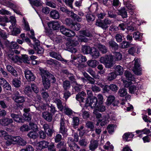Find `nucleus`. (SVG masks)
<instances>
[{
	"mask_svg": "<svg viewBox=\"0 0 151 151\" xmlns=\"http://www.w3.org/2000/svg\"><path fill=\"white\" fill-rule=\"evenodd\" d=\"M96 46L99 49L101 52L102 53H106L108 51L107 48L104 45L99 43L96 44Z\"/></svg>",
	"mask_w": 151,
	"mask_h": 151,
	"instance_id": "nucleus-24",
	"label": "nucleus"
},
{
	"mask_svg": "<svg viewBox=\"0 0 151 151\" xmlns=\"http://www.w3.org/2000/svg\"><path fill=\"white\" fill-rule=\"evenodd\" d=\"M81 25L80 24L77 22L73 23L72 25L71 28L73 30L78 31L80 29Z\"/></svg>",
	"mask_w": 151,
	"mask_h": 151,
	"instance_id": "nucleus-46",
	"label": "nucleus"
},
{
	"mask_svg": "<svg viewBox=\"0 0 151 151\" xmlns=\"http://www.w3.org/2000/svg\"><path fill=\"white\" fill-rule=\"evenodd\" d=\"M12 99L17 103H22L25 101V98L23 96H14Z\"/></svg>",
	"mask_w": 151,
	"mask_h": 151,
	"instance_id": "nucleus-16",
	"label": "nucleus"
},
{
	"mask_svg": "<svg viewBox=\"0 0 151 151\" xmlns=\"http://www.w3.org/2000/svg\"><path fill=\"white\" fill-rule=\"evenodd\" d=\"M69 16L73 19L75 21L77 22H80L82 20V19L81 17H79L78 15L75 14L72 11L70 12Z\"/></svg>",
	"mask_w": 151,
	"mask_h": 151,
	"instance_id": "nucleus-32",
	"label": "nucleus"
},
{
	"mask_svg": "<svg viewBox=\"0 0 151 151\" xmlns=\"http://www.w3.org/2000/svg\"><path fill=\"white\" fill-rule=\"evenodd\" d=\"M2 3L4 5L12 9L15 8L16 7V6L15 4H14L8 0H3Z\"/></svg>",
	"mask_w": 151,
	"mask_h": 151,
	"instance_id": "nucleus-27",
	"label": "nucleus"
},
{
	"mask_svg": "<svg viewBox=\"0 0 151 151\" xmlns=\"http://www.w3.org/2000/svg\"><path fill=\"white\" fill-rule=\"evenodd\" d=\"M97 102L98 100L97 98L94 96L90 99L89 105L91 108H93L96 106Z\"/></svg>",
	"mask_w": 151,
	"mask_h": 151,
	"instance_id": "nucleus-26",
	"label": "nucleus"
},
{
	"mask_svg": "<svg viewBox=\"0 0 151 151\" xmlns=\"http://www.w3.org/2000/svg\"><path fill=\"white\" fill-rule=\"evenodd\" d=\"M49 143L47 142L42 141L40 142L38 145V148L39 149H42L43 148H46L48 147Z\"/></svg>",
	"mask_w": 151,
	"mask_h": 151,
	"instance_id": "nucleus-31",
	"label": "nucleus"
},
{
	"mask_svg": "<svg viewBox=\"0 0 151 151\" xmlns=\"http://www.w3.org/2000/svg\"><path fill=\"white\" fill-rule=\"evenodd\" d=\"M46 63L48 65H57L59 63L58 62L55 60H53L52 59L49 60H47L46 61Z\"/></svg>",
	"mask_w": 151,
	"mask_h": 151,
	"instance_id": "nucleus-52",
	"label": "nucleus"
},
{
	"mask_svg": "<svg viewBox=\"0 0 151 151\" xmlns=\"http://www.w3.org/2000/svg\"><path fill=\"white\" fill-rule=\"evenodd\" d=\"M48 110L50 111V113L52 115L54 114L57 111L55 107L52 105H51L50 106H49Z\"/></svg>",
	"mask_w": 151,
	"mask_h": 151,
	"instance_id": "nucleus-55",
	"label": "nucleus"
},
{
	"mask_svg": "<svg viewBox=\"0 0 151 151\" xmlns=\"http://www.w3.org/2000/svg\"><path fill=\"white\" fill-rule=\"evenodd\" d=\"M50 56L52 58L62 61L63 63H66L67 60L63 59L59 52L51 51L49 52Z\"/></svg>",
	"mask_w": 151,
	"mask_h": 151,
	"instance_id": "nucleus-9",
	"label": "nucleus"
},
{
	"mask_svg": "<svg viewBox=\"0 0 151 151\" xmlns=\"http://www.w3.org/2000/svg\"><path fill=\"white\" fill-rule=\"evenodd\" d=\"M0 85L2 86L4 88L7 90L11 89V86L8 83L4 78H0Z\"/></svg>",
	"mask_w": 151,
	"mask_h": 151,
	"instance_id": "nucleus-13",
	"label": "nucleus"
},
{
	"mask_svg": "<svg viewBox=\"0 0 151 151\" xmlns=\"http://www.w3.org/2000/svg\"><path fill=\"white\" fill-rule=\"evenodd\" d=\"M40 70L44 86L45 89H48L50 86V82L54 83L55 81V78L53 75L46 70L42 69H40Z\"/></svg>",
	"mask_w": 151,
	"mask_h": 151,
	"instance_id": "nucleus-2",
	"label": "nucleus"
},
{
	"mask_svg": "<svg viewBox=\"0 0 151 151\" xmlns=\"http://www.w3.org/2000/svg\"><path fill=\"white\" fill-rule=\"evenodd\" d=\"M78 43L77 40L70 39L67 40L65 45L69 51L75 53L76 52L77 50L74 47L76 46Z\"/></svg>",
	"mask_w": 151,
	"mask_h": 151,
	"instance_id": "nucleus-6",
	"label": "nucleus"
},
{
	"mask_svg": "<svg viewBox=\"0 0 151 151\" xmlns=\"http://www.w3.org/2000/svg\"><path fill=\"white\" fill-rule=\"evenodd\" d=\"M37 133L35 131H30L27 134V136L30 138L36 139L37 137Z\"/></svg>",
	"mask_w": 151,
	"mask_h": 151,
	"instance_id": "nucleus-50",
	"label": "nucleus"
},
{
	"mask_svg": "<svg viewBox=\"0 0 151 151\" xmlns=\"http://www.w3.org/2000/svg\"><path fill=\"white\" fill-rule=\"evenodd\" d=\"M6 68L8 71L13 76L15 77H17L18 76V73L17 71L12 66L9 65L6 66Z\"/></svg>",
	"mask_w": 151,
	"mask_h": 151,
	"instance_id": "nucleus-25",
	"label": "nucleus"
},
{
	"mask_svg": "<svg viewBox=\"0 0 151 151\" xmlns=\"http://www.w3.org/2000/svg\"><path fill=\"white\" fill-rule=\"evenodd\" d=\"M130 42H129L123 41L121 44V46L122 48H126L130 46Z\"/></svg>",
	"mask_w": 151,
	"mask_h": 151,
	"instance_id": "nucleus-57",
	"label": "nucleus"
},
{
	"mask_svg": "<svg viewBox=\"0 0 151 151\" xmlns=\"http://www.w3.org/2000/svg\"><path fill=\"white\" fill-rule=\"evenodd\" d=\"M109 47L110 49L114 50H117L118 49V45L113 40H111L109 41L108 42Z\"/></svg>",
	"mask_w": 151,
	"mask_h": 151,
	"instance_id": "nucleus-18",
	"label": "nucleus"
},
{
	"mask_svg": "<svg viewBox=\"0 0 151 151\" xmlns=\"http://www.w3.org/2000/svg\"><path fill=\"white\" fill-rule=\"evenodd\" d=\"M106 14L105 13H100L97 14L99 19L96 21V25L102 28L103 30H106L111 23V21L108 18H105L103 20L102 19L106 16Z\"/></svg>",
	"mask_w": 151,
	"mask_h": 151,
	"instance_id": "nucleus-3",
	"label": "nucleus"
},
{
	"mask_svg": "<svg viewBox=\"0 0 151 151\" xmlns=\"http://www.w3.org/2000/svg\"><path fill=\"white\" fill-rule=\"evenodd\" d=\"M10 116L16 122L19 123H22L24 121V119L19 115L12 113L10 114Z\"/></svg>",
	"mask_w": 151,
	"mask_h": 151,
	"instance_id": "nucleus-14",
	"label": "nucleus"
},
{
	"mask_svg": "<svg viewBox=\"0 0 151 151\" xmlns=\"http://www.w3.org/2000/svg\"><path fill=\"white\" fill-rule=\"evenodd\" d=\"M115 73L117 75H122L123 73L124 69L120 65L114 66Z\"/></svg>",
	"mask_w": 151,
	"mask_h": 151,
	"instance_id": "nucleus-21",
	"label": "nucleus"
},
{
	"mask_svg": "<svg viewBox=\"0 0 151 151\" xmlns=\"http://www.w3.org/2000/svg\"><path fill=\"white\" fill-rule=\"evenodd\" d=\"M8 139L10 140L11 141L14 142L18 144L19 140L21 139V137L19 136L13 137L10 135L8 136Z\"/></svg>",
	"mask_w": 151,
	"mask_h": 151,
	"instance_id": "nucleus-36",
	"label": "nucleus"
},
{
	"mask_svg": "<svg viewBox=\"0 0 151 151\" xmlns=\"http://www.w3.org/2000/svg\"><path fill=\"white\" fill-rule=\"evenodd\" d=\"M127 90L124 88L120 89L118 91V94L121 97H123L127 94Z\"/></svg>",
	"mask_w": 151,
	"mask_h": 151,
	"instance_id": "nucleus-41",
	"label": "nucleus"
},
{
	"mask_svg": "<svg viewBox=\"0 0 151 151\" xmlns=\"http://www.w3.org/2000/svg\"><path fill=\"white\" fill-rule=\"evenodd\" d=\"M116 76L117 75L115 72H111L108 74L107 76V79L109 81L113 80L116 78Z\"/></svg>",
	"mask_w": 151,
	"mask_h": 151,
	"instance_id": "nucleus-47",
	"label": "nucleus"
},
{
	"mask_svg": "<svg viewBox=\"0 0 151 151\" xmlns=\"http://www.w3.org/2000/svg\"><path fill=\"white\" fill-rule=\"evenodd\" d=\"M108 87L110 89L113 91H116L118 89V87L115 84H111Z\"/></svg>",
	"mask_w": 151,
	"mask_h": 151,
	"instance_id": "nucleus-63",
	"label": "nucleus"
},
{
	"mask_svg": "<svg viewBox=\"0 0 151 151\" xmlns=\"http://www.w3.org/2000/svg\"><path fill=\"white\" fill-rule=\"evenodd\" d=\"M124 75L129 80L133 81L134 79L133 76L129 71H126L124 73Z\"/></svg>",
	"mask_w": 151,
	"mask_h": 151,
	"instance_id": "nucleus-38",
	"label": "nucleus"
},
{
	"mask_svg": "<svg viewBox=\"0 0 151 151\" xmlns=\"http://www.w3.org/2000/svg\"><path fill=\"white\" fill-rule=\"evenodd\" d=\"M50 17L52 18L57 19L60 17L59 12L55 9H52L50 12Z\"/></svg>",
	"mask_w": 151,
	"mask_h": 151,
	"instance_id": "nucleus-19",
	"label": "nucleus"
},
{
	"mask_svg": "<svg viewBox=\"0 0 151 151\" xmlns=\"http://www.w3.org/2000/svg\"><path fill=\"white\" fill-rule=\"evenodd\" d=\"M24 93L25 94L29 96H30L31 95L32 91L29 86H27L24 88Z\"/></svg>",
	"mask_w": 151,
	"mask_h": 151,
	"instance_id": "nucleus-45",
	"label": "nucleus"
},
{
	"mask_svg": "<svg viewBox=\"0 0 151 151\" xmlns=\"http://www.w3.org/2000/svg\"><path fill=\"white\" fill-rule=\"evenodd\" d=\"M95 110L99 111L102 112L106 110L105 106L102 104H98L96 107V108Z\"/></svg>",
	"mask_w": 151,
	"mask_h": 151,
	"instance_id": "nucleus-51",
	"label": "nucleus"
},
{
	"mask_svg": "<svg viewBox=\"0 0 151 151\" xmlns=\"http://www.w3.org/2000/svg\"><path fill=\"white\" fill-rule=\"evenodd\" d=\"M92 48L89 46H83L82 47V50L84 54H90L92 51Z\"/></svg>",
	"mask_w": 151,
	"mask_h": 151,
	"instance_id": "nucleus-29",
	"label": "nucleus"
},
{
	"mask_svg": "<svg viewBox=\"0 0 151 151\" xmlns=\"http://www.w3.org/2000/svg\"><path fill=\"white\" fill-rule=\"evenodd\" d=\"M117 13L118 15H121L123 18H126L127 16V11L124 7H123L120 9L118 10Z\"/></svg>",
	"mask_w": 151,
	"mask_h": 151,
	"instance_id": "nucleus-28",
	"label": "nucleus"
},
{
	"mask_svg": "<svg viewBox=\"0 0 151 151\" xmlns=\"http://www.w3.org/2000/svg\"><path fill=\"white\" fill-rule=\"evenodd\" d=\"M79 32L81 34L84 35L87 37H90L92 36L91 33L88 30L80 31Z\"/></svg>",
	"mask_w": 151,
	"mask_h": 151,
	"instance_id": "nucleus-48",
	"label": "nucleus"
},
{
	"mask_svg": "<svg viewBox=\"0 0 151 151\" xmlns=\"http://www.w3.org/2000/svg\"><path fill=\"white\" fill-rule=\"evenodd\" d=\"M139 62V59L135 58L133 61V63L134 62V66L133 67L132 71L135 74L137 75H139L141 74L142 69L140 67Z\"/></svg>",
	"mask_w": 151,
	"mask_h": 151,
	"instance_id": "nucleus-7",
	"label": "nucleus"
},
{
	"mask_svg": "<svg viewBox=\"0 0 151 151\" xmlns=\"http://www.w3.org/2000/svg\"><path fill=\"white\" fill-rule=\"evenodd\" d=\"M72 61L73 63L76 67L79 68H81L83 66V65L82 64V62H85L87 60L86 57L81 54L78 55L77 57H74Z\"/></svg>",
	"mask_w": 151,
	"mask_h": 151,
	"instance_id": "nucleus-4",
	"label": "nucleus"
},
{
	"mask_svg": "<svg viewBox=\"0 0 151 151\" xmlns=\"http://www.w3.org/2000/svg\"><path fill=\"white\" fill-rule=\"evenodd\" d=\"M46 5L53 8H56V4L55 3L51 1H47L45 3Z\"/></svg>",
	"mask_w": 151,
	"mask_h": 151,
	"instance_id": "nucleus-61",
	"label": "nucleus"
},
{
	"mask_svg": "<svg viewBox=\"0 0 151 151\" xmlns=\"http://www.w3.org/2000/svg\"><path fill=\"white\" fill-rule=\"evenodd\" d=\"M86 127L90 129L91 131H93L94 130V126L93 122L91 121L87 122L86 124Z\"/></svg>",
	"mask_w": 151,
	"mask_h": 151,
	"instance_id": "nucleus-42",
	"label": "nucleus"
},
{
	"mask_svg": "<svg viewBox=\"0 0 151 151\" xmlns=\"http://www.w3.org/2000/svg\"><path fill=\"white\" fill-rule=\"evenodd\" d=\"M8 46L9 52H14L16 54H19L20 53L19 51L17 50L19 47V46L17 42L14 41L11 42L9 43Z\"/></svg>",
	"mask_w": 151,
	"mask_h": 151,
	"instance_id": "nucleus-8",
	"label": "nucleus"
},
{
	"mask_svg": "<svg viewBox=\"0 0 151 151\" xmlns=\"http://www.w3.org/2000/svg\"><path fill=\"white\" fill-rule=\"evenodd\" d=\"M53 102L57 105V108L60 111H62L64 109V106L61 98L60 96L59 97H55L53 99Z\"/></svg>",
	"mask_w": 151,
	"mask_h": 151,
	"instance_id": "nucleus-10",
	"label": "nucleus"
},
{
	"mask_svg": "<svg viewBox=\"0 0 151 151\" xmlns=\"http://www.w3.org/2000/svg\"><path fill=\"white\" fill-rule=\"evenodd\" d=\"M133 37L136 40H139L141 41L142 38V36L139 32H134L133 34Z\"/></svg>",
	"mask_w": 151,
	"mask_h": 151,
	"instance_id": "nucleus-40",
	"label": "nucleus"
},
{
	"mask_svg": "<svg viewBox=\"0 0 151 151\" xmlns=\"http://www.w3.org/2000/svg\"><path fill=\"white\" fill-rule=\"evenodd\" d=\"M97 64V62L96 60H89L87 62L88 65L93 68L95 67Z\"/></svg>",
	"mask_w": 151,
	"mask_h": 151,
	"instance_id": "nucleus-44",
	"label": "nucleus"
},
{
	"mask_svg": "<svg viewBox=\"0 0 151 151\" xmlns=\"http://www.w3.org/2000/svg\"><path fill=\"white\" fill-rule=\"evenodd\" d=\"M115 97L114 96L110 95L109 96L107 99V105L111 104L114 101Z\"/></svg>",
	"mask_w": 151,
	"mask_h": 151,
	"instance_id": "nucleus-59",
	"label": "nucleus"
},
{
	"mask_svg": "<svg viewBox=\"0 0 151 151\" xmlns=\"http://www.w3.org/2000/svg\"><path fill=\"white\" fill-rule=\"evenodd\" d=\"M86 96V93L84 91L79 93L76 96V99L80 102H83L85 97Z\"/></svg>",
	"mask_w": 151,
	"mask_h": 151,
	"instance_id": "nucleus-20",
	"label": "nucleus"
},
{
	"mask_svg": "<svg viewBox=\"0 0 151 151\" xmlns=\"http://www.w3.org/2000/svg\"><path fill=\"white\" fill-rule=\"evenodd\" d=\"M73 23V21L70 18H66L65 21V23L66 25L70 28Z\"/></svg>",
	"mask_w": 151,
	"mask_h": 151,
	"instance_id": "nucleus-54",
	"label": "nucleus"
},
{
	"mask_svg": "<svg viewBox=\"0 0 151 151\" xmlns=\"http://www.w3.org/2000/svg\"><path fill=\"white\" fill-rule=\"evenodd\" d=\"M116 128V126L114 124H109L107 127V129L109 133L112 134L114 132V129Z\"/></svg>",
	"mask_w": 151,
	"mask_h": 151,
	"instance_id": "nucleus-39",
	"label": "nucleus"
},
{
	"mask_svg": "<svg viewBox=\"0 0 151 151\" xmlns=\"http://www.w3.org/2000/svg\"><path fill=\"white\" fill-rule=\"evenodd\" d=\"M86 18L88 22L93 21L95 19V16L92 14H87L86 16Z\"/></svg>",
	"mask_w": 151,
	"mask_h": 151,
	"instance_id": "nucleus-53",
	"label": "nucleus"
},
{
	"mask_svg": "<svg viewBox=\"0 0 151 151\" xmlns=\"http://www.w3.org/2000/svg\"><path fill=\"white\" fill-rule=\"evenodd\" d=\"M90 54L92 58L94 59L97 58L99 55V52L94 48H92V51Z\"/></svg>",
	"mask_w": 151,
	"mask_h": 151,
	"instance_id": "nucleus-30",
	"label": "nucleus"
},
{
	"mask_svg": "<svg viewBox=\"0 0 151 151\" xmlns=\"http://www.w3.org/2000/svg\"><path fill=\"white\" fill-rule=\"evenodd\" d=\"M12 82L14 86L17 88L19 87L21 84V81L17 78L14 79Z\"/></svg>",
	"mask_w": 151,
	"mask_h": 151,
	"instance_id": "nucleus-43",
	"label": "nucleus"
},
{
	"mask_svg": "<svg viewBox=\"0 0 151 151\" xmlns=\"http://www.w3.org/2000/svg\"><path fill=\"white\" fill-rule=\"evenodd\" d=\"M60 22L58 21H53L48 22V25L49 28L54 30H58L60 27L61 32L68 37H72L75 35V33L73 31L67 29L63 26L60 27Z\"/></svg>",
	"mask_w": 151,
	"mask_h": 151,
	"instance_id": "nucleus-1",
	"label": "nucleus"
},
{
	"mask_svg": "<svg viewBox=\"0 0 151 151\" xmlns=\"http://www.w3.org/2000/svg\"><path fill=\"white\" fill-rule=\"evenodd\" d=\"M63 87L64 90L69 89L70 87V84L68 80H65L63 82Z\"/></svg>",
	"mask_w": 151,
	"mask_h": 151,
	"instance_id": "nucleus-37",
	"label": "nucleus"
},
{
	"mask_svg": "<svg viewBox=\"0 0 151 151\" xmlns=\"http://www.w3.org/2000/svg\"><path fill=\"white\" fill-rule=\"evenodd\" d=\"M13 122L12 119L10 118H4L0 120V124L4 126H7Z\"/></svg>",
	"mask_w": 151,
	"mask_h": 151,
	"instance_id": "nucleus-22",
	"label": "nucleus"
},
{
	"mask_svg": "<svg viewBox=\"0 0 151 151\" xmlns=\"http://www.w3.org/2000/svg\"><path fill=\"white\" fill-rule=\"evenodd\" d=\"M42 117L45 120L48 122H51L52 119V115L48 111H44L42 112Z\"/></svg>",
	"mask_w": 151,
	"mask_h": 151,
	"instance_id": "nucleus-15",
	"label": "nucleus"
},
{
	"mask_svg": "<svg viewBox=\"0 0 151 151\" xmlns=\"http://www.w3.org/2000/svg\"><path fill=\"white\" fill-rule=\"evenodd\" d=\"M8 136L10 135H8L7 133L4 130L0 131V137H4L6 139H8Z\"/></svg>",
	"mask_w": 151,
	"mask_h": 151,
	"instance_id": "nucleus-56",
	"label": "nucleus"
},
{
	"mask_svg": "<svg viewBox=\"0 0 151 151\" xmlns=\"http://www.w3.org/2000/svg\"><path fill=\"white\" fill-rule=\"evenodd\" d=\"M98 146V143L97 140H92L89 145V149L91 151H93L96 149Z\"/></svg>",
	"mask_w": 151,
	"mask_h": 151,
	"instance_id": "nucleus-23",
	"label": "nucleus"
},
{
	"mask_svg": "<svg viewBox=\"0 0 151 151\" xmlns=\"http://www.w3.org/2000/svg\"><path fill=\"white\" fill-rule=\"evenodd\" d=\"M62 139L61 135L59 134H57L54 137L55 142L58 143L60 142Z\"/></svg>",
	"mask_w": 151,
	"mask_h": 151,
	"instance_id": "nucleus-62",
	"label": "nucleus"
},
{
	"mask_svg": "<svg viewBox=\"0 0 151 151\" xmlns=\"http://www.w3.org/2000/svg\"><path fill=\"white\" fill-rule=\"evenodd\" d=\"M71 93L68 91L67 90H64V93H63V98L67 100V99L70 96Z\"/></svg>",
	"mask_w": 151,
	"mask_h": 151,
	"instance_id": "nucleus-60",
	"label": "nucleus"
},
{
	"mask_svg": "<svg viewBox=\"0 0 151 151\" xmlns=\"http://www.w3.org/2000/svg\"><path fill=\"white\" fill-rule=\"evenodd\" d=\"M71 147V149L75 151H86L85 149L82 148L81 149L80 147L76 144H74Z\"/></svg>",
	"mask_w": 151,
	"mask_h": 151,
	"instance_id": "nucleus-49",
	"label": "nucleus"
},
{
	"mask_svg": "<svg viewBox=\"0 0 151 151\" xmlns=\"http://www.w3.org/2000/svg\"><path fill=\"white\" fill-rule=\"evenodd\" d=\"M14 52H9V51L7 55L8 57V59L12 60L14 63L17 62L18 61V56L17 55H14Z\"/></svg>",
	"mask_w": 151,
	"mask_h": 151,
	"instance_id": "nucleus-17",
	"label": "nucleus"
},
{
	"mask_svg": "<svg viewBox=\"0 0 151 151\" xmlns=\"http://www.w3.org/2000/svg\"><path fill=\"white\" fill-rule=\"evenodd\" d=\"M100 62L104 64L106 68H109L113 66V57L112 55H107L100 58Z\"/></svg>",
	"mask_w": 151,
	"mask_h": 151,
	"instance_id": "nucleus-5",
	"label": "nucleus"
},
{
	"mask_svg": "<svg viewBox=\"0 0 151 151\" xmlns=\"http://www.w3.org/2000/svg\"><path fill=\"white\" fill-rule=\"evenodd\" d=\"M63 109L65 114L68 116H71L73 113V111L70 108L65 106H64Z\"/></svg>",
	"mask_w": 151,
	"mask_h": 151,
	"instance_id": "nucleus-34",
	"label": "nucleus"
},
{
	"mask_svg": "<svg viewBox=\"0 0 151 151\" xmlns=\"http://www.w3.org/2000/svg\"><path fill=\"white\" fill-rule=\"evenodd\" d=\"M113 53L114 57L117 60H120L122 58V55L120 53L118 52H114Z\"/></svg>",
	"mask_w": 151,
	"mask_h": 151,
	"instance_id": "nucleus-58",
	"label": "nucleus"
},
{
	"mask_svg": "<svg viewBox=\"0 0 151 151\" xmlns=\"http://www.w3.org/2000/svg\"><path fill=\"white\" fill-rule=\"evenodd\" d=\"M60 127L59 132L62 135L64 136L67 134L68 129L66 127L65 125L64 119L63 118H61L60 121Z\"/></svg>",
	"mask_w": 151,
	"mask_h": 151,
	"instance_id": "nucleus-11",
	"label": "nucleus"
},
{
	"mask_svg": "<svg viewBox=\"0 0 151 151\" xmlns=\"http://www.w3.org/2000/svg\"><path fill=\"white\" fill-rule=\"evenodd\" d=\"M35 47L34 48L37 51V53L38 54H42L43 53L44 49L40 46L38 47Z\"/></svg>",
	"mask_w": 151,
	"mask_h": 151,
	"instance_id": "nucleus-64",
	"label": "nucleus"
},
{
	"mask_svg": "<svg viewBox=\"0 0 151 151\" xmlns=\"http://www.w3.org/2000/svg\"><path fill=\"white\" fill-rule=\"evenodd\" d=\"M29 1L31 5L37 7L40 6L42 4L41 0H30Z\"/></svg>",
	"mask_w": 151,
	"mask_h": 151,
	"instance_id": "nucleus-33",
	"label": "nucleus"
},
{
	"mask_svg": "<svg viewBox=\"0 0 151 151\" xmlns=\"http://www.w3.org/2000/svg\"><path fill=\"white\" fill-rule=\"evenodd\" d=\"M139 88L134 85L130 86L129 87V92L131 93H134L138 92Z\"/></svg>",
	"mask_w": 151,
	"mask_h": 151,
	"instance_id": "nucleus-35",
	"label": "nucleus"
},
{
	"mask_svg": "<svg viewBox=\"0 0 151 151\" xmlns=\"http://www.w3.org/2000/svg\"><path fill=\"white\" fill-rule=\"evenodd\" d=\"M24 73L25 77L28 81H33L35 80V77L31 71L27 70H25Z\"/></svg>",
	"mask_w": 151,
	"mask_h": 151,
	"instance_id": "nucleus-12",
	"label": "nucleus"
}]
</instances>
